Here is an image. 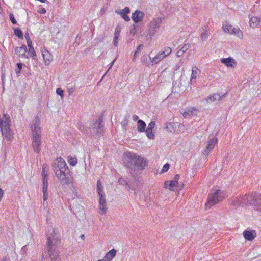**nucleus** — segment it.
I'll list each match as a JSON object with an SVG mask.
<instances>
[{"label": "nucleus", "mask_w": 261, "mask_h": 261, "mask_svg": "<svg viewBox=\"0 0 261 261\" xmlns=\"http://www.w3.org/2000/svg\"><path fill=\"white\" fill-rule=\"evenodd\" d=\"M123 162L124 166L129 169V173L135 181H138L136 172L142 171L148 165L147 160L141 156L137 155L136 153L127 152L123 155Z\"/></svg>", "instance_id": "1"}, {"label": "nucleus", "mask_w": 261, "mask_h": 261, "mask_svg": "<svg viewBox=\"0 0 261 261\" xmlns=\"http://www.w3.org/2000/svg\"><path fill=\"white\" fill-rule=\"evenodd\" d=\"M47 241L42 253V260L49 258L50 261H60L58 246L60 243L59 234L53 229L50 234L46 233Z\"/></svg>", "instance_id": "2"}, {"label": "nucleus", "mask_w": 261, "mask_h": 261, "mask_svg": "<svg viewBox=\"0 0 261 261\" xmlns=\"http://www.w3.org/2000/svg\"><path fill=\"white\" fill-rule=\"evenodd\" d=\"M53 169L56 177L63 184H69L71 181L70 170L62 158H57L53 164Z\"/></svg>", "instance_id": "3"}, {"label": "nucleus", "mask_w": 261, "mask_h": 261, "mask_svg": "<svg viewBox=\"0 0 261 261\" xmlns=\"http://www.w3.org/2000/svg\"><path fill=\"white\" fill-rule=\"evenodd\" d=\"M40 120L39 117L36 116L32 122L31 126L32 132V145L33 150L39 153L41 150V129L39 126Z\"/></svg>", "instance_id": "4"}, {"label": "nucleus", "mask_w": 261, "mask_h": 261, "mask_svg": "<svg viewBox=\"0 0 261 261\" xmlns=\"http://www.w3.org/2000/svg\"><path fill=\"white\" fill-rule=\"evenodd\" d=\"M10 117L5 114L2 119L0 118V129L2 134L8 140H11L13 138V134L10 128Z\"/></svg>", "instance_id": "5"}, {"label": "nucleus", "mask_w": 261, "mask_h": 261, "mask_svg": "<svg viewBox=\"0 0 261 261\" xmlns=\"http://www.w3.org/2000/svg\"><path fill=\"white\" fill-rule=\"evenodd\" d=\"M224 198V194L222 191L217 190L215 192H211L205 206L207 208H211V206L218 203Z\"/></svg>", "instance_id": "6"}, {"label": "nucleus", "mask_w": 261, "mask_h": 261, "mask_svg": "<svg viewBox=\"0 0 261 261\" xmlns=\"http://www.w3.org/2000/svg\"><path fill=\"white\" fill-rule=\"evenodd\" d=\"M251 200V197L249 194H246L244 196L239 195L232 199L231 204L234 207L250 205Z\"/></svg>", "instance_id": "7"}, {"label": "nucleus", "mask_w": 261, "mask_h": 261, "mask_svg": "<svg viewBox=\"0 0 261 261\" xmlns=\"http://www.w3.org/2000/svg\"><path fill=\"white\" fill-rule=\"evenodd\" d=\"M162 17H157L153 19L149 24L148 34L151 36H153L158 32L162 21Z\"/></svg>", "instance_id": "8"}, {"label": "nucleus", "mask_w": 261, "mask_h": 261, "mask_svg": "<svg viewBox=\"0 0 261 261\" xmlns=\"http://www.w3.org/2000/svg\"><path fill=\"white\" fill-rule=\"evenodd\" d=\"M250 197H251V200L250 205L254 206L255 210L261 212V194L251 193Z\"/></svg>", "instance_id": "9"}, {"label": "nucleus", "mask_w": 261, "mask_h": 261, "mask_svg": "<svg viewBox=\"0 0 261 261\" xmlns=\"http://www.w3.org/2000/svg\"><path fill=\"white\" fill-rule=\"evenodd\" d=\"M91 131L96 135H100L103 131V125L101 118L93 120L91 125Z\"/></svg>", "instance_id": "10"}, {"label": "nucleus", "mask_w": 261, "mask_h": 261, "mask_svg": "<svg viewBox=\"0 0 261 261\" xmlns=\"http://www.w3.org/2000/svg\"><path fill=\"white\" fill-rule=\"evenodd\" d=\"M118 182L119 184L122 185L123 186H127L129 189H135L137 187H139L140 186V183L138 180V182L135 181L134 178L133 179V181L130 185L128 184V182L126 181V180L123 179L122 177H120L118 179Z\"/></svg>", "instance_id": "11"}, {"label": "nucleus", "mask_w": 261, "mask_h": 261, "mask_svg": "<svg viewBox=\"0 0 261 261\" xmlns=\"http://www.w3.org/2000/svg\"><path fill=\"white\" fill-rule=\"evenodd\" d=\"M28 49L25 45L23 44L21 47H16L15 49V53L19 57L29 58V55L26 54Z\"/></svg>", "instance_id": "12"}, {"label": "nucleus", "mask_w": 261, "mask_h": 261, "mask_svg": "<svg viewBox=\"0 0 261 261\" xmlns=\"http://www.w3.org/2000/svg\"><path fill=\"white\" fill-rule=\"evenodd\" d=\"M115 13L119 14L125 21H129L130 20V18L127 15L130 13V9L128 7H126L123 9L116 10Z\"/></svg>", "instance_id": "13"}, {"label": "nucleus", "mask_w": 261, "mask_h": 261, "mask_svg": "<svg viewBox=\"0 0 261 261\" xmlns=\"http://www.w3.org/2000/svg\"><path fill=\"white\" fill-rule=\"evenodd\" d=\"M217 143V139L216 138L210 139L208 141L206 148L204 151V154L205 156L207 155L213 149L216 144Z\"/></svg>", "instance_id": "14"}, {"label": "nucleus", "mask_w": 261, "mask_h": 261, "mask_svg": "<svg viewBox=\"0 0 261 261\" xmlns=\"http://www.w3.org/2000/svg\"><path fill=\"white\" fill-rule=\"evenodd\" d=\"M144 16V13L143 12L140 10H136L133 13L132 18L135 23H138L143 20Z\"/></svg>", "instance_id": "15"}, {"label": "nucleus", "mask_w": 261, "mask_h": 261, "mask_svg": "<svg viewBox=\"0 0 261 261\" xmlns=\"http://www.w3.org/2000/svg\"><path fill=\"white\" fill-rule=\"evenodd\" d=\"M99 213L102 215L106 213L107 211V207L106 204V197L99 198Z\"/></svg>", "instance_id": "16"}, {"label": "nucleus", "mask_w": 261, "mask_h": 261, "mask_svg": "<svg viewBox=\"0 0 261 261\" xmlns=\"http://www.w3.org/2000/svg\"><path fill=\"white\" fill-rule=\"evenodd\" d=\"M155 125L154 121H151L148 125L147 129H145L147 137L150 139H153L154 138V133L152 132Z\"/></svg>", "instance_id": "17"}, {"label": "nucleus", "mask_w": 261, "mask_h": 261, "mask_svg": "<svg viewBox=\"0 0 261 261\" xmlns=\"http://www.w3.org/2000/svg\"><path fill=\"white\" fill-rule=\"evenodd\" d=\"M48 177L42 178V192L44 201H46L48 199Z\"/></svg>", "instance_id": "18"}, {"label": "nucleus", "mask_w": 261, "mask_h": 261, "mask_svg": "<svg viewBox=\"0 0 261 261\" xmlns=\"http://www.w3.org/2000/svg\"><path fill=\"white\" fill-rule=\"evenodd\" d=\"M221 62L228 67L233 68L237 65V62L231 57L222 58L221 59Z\"/></svg>", "instance_id": "19"}, {"label": "nucleus", "mask_w": 261, "mask_h": 261, "mask_svg": "<svg viewBox=\"0 0 261 261\" xmlns=\"http://www.w3.org/2000/svg\"><path fill=\"white\" fill-rule=\"evenodd\" d=\"M197 110L194 107H190L185 110L181 113L185 118H188L191 116L196 115L197 114Z\"/></svg>", "instance_id": "20"}, {"label": "nucleus", "mask_w": 261, "mask_h": 261, "mask_svg": "<svg viewBox=\"0 0 261 261\" xmlns=\"http://www.w3.org/2000/svg\"><path fill=\"white\" fill-rule=\"evenodd\" d=\"M165 55V52H160L154 58H150V62L152 63V65L157 64L165 58V55Z\"/></svg>", "instance_id": "21"}, {"label": "nucleus", "mask_w": 261, "mask_h": 261, "mask_svg": "<svg viewBox=\"0 0 261 261\" xmlns=\"http://www.w3.org/2000/svg\"><path fill=\"white\" fill-rule=\"evenodd\" d=\"M42 56L45 62V64L49 65L50 62L53 60L52 55L47 50H45L42 53Z\"/></svg>", "instance_id": "22"}, {"label": "nucleus", "mask_w": 261, "mask_h": 261, "mask_svg": "<svg viewBox=\"0 0 261 261\" xmlns=\"http://www.w3.org/2000/svg\"><path fill=\"white\" fill-rule=\"evenodd\" d=\"M249 23L251 27H257L260 23V18L251 14L250 15Z\"/></svg>", "instance_id": "23"}, {"label": "nucleus", "mask_w": 261, "mask_h": 261, "mask_svg": "<svg viewBox=\"0 0 261 261\" xmlns=\"http://www.w3.org/2000/svg\"><path fill=\"white\" fill-rule=\"evenodd\" d=\"M164 188L169 189L171 191H174L175 188L178 187L179 186L172 180L171 181H167L164 184Z\"/></svg>", "instance_id": "24"}, {"label": "nucleus", "mask_w": 261, "mask_h": 261, "mask_svg": "<svg viewBox=\"0 0 261 261\" xmlns=\"http://www.w3.org/2000/svg\"><path fill=\"white\" fill-rule=\"evenodd\" d=\"M243 236L245 239L248 241H252L256 236V232L254 230H245L243 232Z\"/></svg>", "instance_id": "25"}, {"label": "nucleus", "mask_w": 261, "mask_h": 261, "mask_svg": "<svg viewBox=\"0 0 261 261\" xmlns=\"http://www.w3.org/2000/svg\"><path fill=\"white\" fill-rule=\"evenodd\" d=\"M200 72L199 70L197 67H192V74L191 76L190 81L191 83H195L196 79V75Z\"/></svg>", "instance_id": "26"}, {"label": "nucleus", "mask_w": 261, "mask_h": 261, "mask_svg": "<svg viewBox=\"0 0 261 261\" xmlns=\"http://www.w3.org/2000/svg\"><path fill=\"white\" fill-rule=\"evenodd\" d=\"M221 96L217 94H214L213 95L208 96L205 100L208 103L214 102L216 100H220L221 99Z\"/></svg>", "instance_id": "27"}, {"label": "nucleus", "mask_w": 261, "mask_h": 261, "mask_svg": "<svg viewBox=\"0 0 261 261\" xmlns=\"http://www.w3.org/2000/svg\"><path fill=\"white\" fill-rule=\"evenodd\" d=\"M97 192L99 198L105 197V192L103 191V186L99 180L97 182Z\"/></svg>", "instance_id": "28"}, {"label": "nucleus", "mask_w": 261, "mask_h": 261, "mask_svg": "<svg viewBox=\"0 0 261 261\" xmlns=\"http://www.w3.org/2000/svg\"><path fill=\"white\" fill-rule=\"evenodd\" d=\"M146 123L142 120H139L137 122V130L139 132H143L145 130Z\"/></svg>", "instance_id": "29"}, {"label": "nucleus", "mask_w": 261, "mask_h": 261, "mask_svg": "<svg viewBox=\"0 0 261 261\" xmlns=\"http://www.w3.org/2000/svg\"><path fill=\"white\" fill-rule=\"evenodd\" d=\"M116 254V250L113 249L106 253L105 257L107 259V260L111 261L115 257Z\"/></svg>", "instance_id": "30"}, {"label": "nucleus", "mask_w": 261, "mask_h": 261, "mask_svg": "<svg viewBox=\"0 0 261 261\" xmlns=\"http://www.w3.org/2000/svg\"><path fill=\"white\" fill-rule=\"evenodd\" d=\"M223 29L225 33H228L231 34L232 29L234 28L231 24H229L227 22L225 21L223 24Z\"/></svg>", "instance_id": "31"}, {"label": "nucleus", "mask_w": 261, "mask_h": 261, "mask_svg": "<svg viewBox=\"0 0 261 261\" xmlns=\"http://www.w3.org/2000/svg\"><path fill=\"white\" fill-rule=\"evenodd\" d=\"M204 30V32H202L201 34V38L202 41H204L208 38V34L210 33V28L207 25L205 27V28L203 29Z\"/></svg>", "instance_id": "32"}, {"label": "nucleus", "mask_w": 261, "mask_h": 261, "mask_svg": "<svg viewBox=\"0 0 261 261\" xmlns=\"http://www.w3.org/2000/svg\"><path fill=\"white\" fill-rule=\"evenodd\" d=\"M231 34L236 35L240 38H242L243 36L242 32L239 28H233Z\"/></svg>", "instance_id": "33"}, {"label": "nucleus", "mask_w": 261, "mask_h": 261, "mask_svg": "<svg viewBox=\"0 0 261 261\" xmlns=\"http://www.w3.org/2000/svg\"><path fill=\"white\" fill-rule=\"evenodd\" d=\"M144 47V45L143 44H140L137 48L136 50L135 51L134 55L133 57V61H135L136 60V58L137 57L138 54L139 52L143 49Z\"/></svg>", "instance_id": "34"}, {"label": "nucleus", "mask_w": 261, "mask_h": 261, "mask_svg": "<svg viewBox=\"0 0 261 261\" xmlns=\"http://www.w3.org/2000/svg\"><path fill=\"white\" fill-rule=\"evenodd\" d=\"M28 55H29V57H32L33 59L36 56V52L33 46L29 47Z\"/></svg>", "instance_id": "35"}, {"label": "nucleus", "mask_w": 261, "mask_h": 261, "mask_svg": "<svg viewBox=\"0 0 261 261\" xmlns=\"http://www.w3.org/2000/svg\"><path fill=\"white\" fill-rule=\"evenodd\" d=\"M120 33L115 31V35L113 39V45L117 47L118 45V37H119Z\"/></svg>", "instance_id": "36"}, {"label": "nucleus", "mask_w": 261, "mask_h": 261, "mask_svg": "<svg viewBox=\"0 0 261 261\" xmlns=\"http://www.w3.org/2000/svg\"><path fill=\"white\" fill-rule=\"evenodd\" d=\"M14 34L17 36L19 38H23V34L20 30V29L18 28H16L14 29Z\"/></svg>", "instance_id": "37"}, {"label": "nucleus", "mask_w": 261, "mask_h": 261, "mask_svg": "<svg viewBox=\"0 0 261 261\" xmlns=\"http://www.w3.org/2000/svg\"><path fill=\"white\" fill-rule=\"evenodd\" d=\"M22 68V64L21 63H18L16 65V68L15 69V72L17 74H19Z\"/></svg>", "instance_id": "38"}, {"label": "nucleus", "mask_w": 261, "mask_h": 261, "mask_svg": "<svg viewBox=\"0 0 261 261\" xmlns=\"http://www.w3.org/2000/svg\"><path fill=\"white\" fill-rule=\"evenodd\" d=\"M148 57H149L150 59L151 58L148 55L145 54L144 55L141 59V62L143 64H146L147 62V59Z\"/></svg>", "instance_id": "39"}, {"label": "nucleus", "mask_w": 261, "mask_h": 261, "mask_svg": "<svg viewBox=\"0 0 261 261\" xmlns=\"http://www.w3.org/2000/svg\"><path fill=\"white\" fill-rule=\"evenodd\" d=\"M166 128L170 131L172 132V130L174 129V123L172 122H168L166 124Z\"/></svg>", "instance_id": "40"}, {"label": "nucleus", "mask_w": 261, "mask_h": 261, "mask_svg": "<svg viewBox=\"0 0 261 261\" xmlns=\"http://www.w3.org/2000/svg\"><path fill=\"white\" fill-rule=\"evenodd\" d=\"M45 169H46V166L44 164L43 165V167H42V173H41V175H42V178L48 177V174L47 173V171H46Z\"/></svg>", "instance_id": "41"}, {"label": "nucleus", "mask_w": 261, "mask_h": 261, "mask_svg": "<svg viewBox=\"0 0 261 261\" xmlns=\"http://www.w3.org/2000/svg\"><path fill=\"white\" fill-rule=\"evenodd\" d=\"M68 162L70 165L74 166L77 164V160L76 158H71Z\"/></svg>", "instance_id": "42"}, {"label": "nucleus", "mask_w": 261, "mask_h": 261, "mask_svg": "<svg viewBox=\"0 0 261 261\" xmlns=\"http://www.w3.org/2000/svg\"><path fill=\"white\" fill-rule=\"evenodd\" d=\"M138 25L137 24H133V28L130 31V34L134 35L137 32V28Z\"/></svg>", "instance_id": "43"}, {"label": "nucleus", "mask_w": 261, "mask_h": 261, "mask_svg": "<svg viewBox=\"0 0 261 261\" xmlns=\"http://www.w3.org/2000/svg\"><path fill=\"white\" fill-rule=\"evenodd\" d=\"M172 50L169 47H166L165 48L164 50L162 52H165V57L167 56L168 55H170L171 53Z\"/></svg>", "instance_id": "44"}, {"label": "nucleus", "mask_w": 261, "mask_h": 261, "mask_svg": "<svg viewBox=\"0 0 261 261\" xmlns=\"http://www.w3.org/2000/svg\"><path fill=\"white\" fill-rule=\"evenodd\" d=\"M56 93L58 95H60L61 98H63L64 96V92L60 88H58L56 90Z\"/></svg>", "instance_id": "45"}, {"label": "nucleus", "mask_w": 261, "mask_h": 261, "mask_svg": "<svg viewBox=\"0 0 261 261\" xmlns=\"http://www.w3.org/2000/svg\"><path fill=\"white\" fill-rule=\"evenodd\" d=\"M169 167H170V165L168 163L165 164L163 167V168L161 171L163 173V172H165L167 171L169 169Z\"/></svg>", "instance_id": "46"}, {"label": "nucleus", "mask_w": 261, "mask_h": 261, "mask_svg": "<svg viewBox=\"0 0 261 261\" xmlns=\"http://www.w3.org/2000/svg\"><path fill=\"white\" fill-rule=\"evenodd\" d=\"M9 18H10L11 22L13 24H15L17 23V21L16 20V19H15L14 15L12 13L9 14Z\"/></svg>", "instance_id": "47"}, {"label": "nucleus", "mask_w": 261, "mask_h": 261, "mask_svg": "<svg viewBox=\"0 0 261 261\" xmlns=\"http://www.w3.org/2000/svg\"><path fill=\"white\" fill-rule=\"evenodd\" d=\"M190 46L188 44H185L180 49L182 51L185 53L189 48Z\"/></svg>", "instance_id": "48"}, {"label": "nucleus", "mask_w": 261, "mask_h": 261, "mask_svg": "<svg viewBox=\"0 0 261 261\" xmlns=\"http://www.w3.org/2000/svg\"><path fill=\"white\" fill-rule=\"evenodd\" d=\"M179 179V175L176 174L174 176V179L173 180L175 182V183H176L177 185H178V181Z\"/></svg>", "instance_id": "49"}, {"label": "nucleus", "mask_w": 261, "mask_h": 261, "mask_svg": "<svg viewBox=\"0 0 261 261\" xmlns=\"http://www.w3.org/2000/svg\"><path fill=\"white\" fill-rule=\"evenodd\" d=\"M184 54V53L183 51H182V50L180 49V50L178 51L176 53V55L177 57H180L182 56Z\"/></svg>", "instance_id": "50"}, {"label": "nucleus", "mask_w": 261, "mask_h": 261, "mask_svg": "<svg viewBox=\"0 0 261 261\" xmlns=\"http://www.w3.org/2000/svg\"><path fill=\"white\" fill-rule=\"evenodd\" d=\"M74 88L73 87H71L70 88H68V92L70 95L72 94V93L74 92Z\"/></svg>", "instance_id": "51"}, {"label": "nucleus", "mask_w": 261, "mask_h": 261, "mask_svg": "<svg viewBox=\"0 0 261 261\" xmlns=\"http://www.w3.org/2000/svg\"><path fill=\"white\" fill-rule=\"evenodd\" d=\"M27 45H28V47H30L31 46H32V40L31 39L27 40Z\"/></svg>", "instance_id": "52"}, {"label": "nucleus", "mask_w": 261, "mask_h": 261, "mask_svg": "<svg viewBox=\"0 0 261 261\" xmlns=\"http://www.w3.org/2000/svg\"><path fill=\"white\" fill-rule=\"evenodd\" d=\"M3 195H4V191L1 188H0V201L2 200V199L3 197Z\"/></svg>", "instance_id": "53"}, {"label": "nucleus", "mask_w": 261, "mask_h": 261, "mask_svg": "<svg viewBox=\"0 0 261 261\" xmlns=\"http://www.w3.org/2000/svg\"><path fill=\"white\" fill-rule=\"evenodd\" d=\"M24 37H25L26 40L31 39L30 38V36H29V34L28 32L25 33Z\"/></svg>", "instance_id": "54"}, {"label": "nucleus", "mask_w": 261, "mask_h": 261, "mask_svg": "<svg viewBox=\"0 0 261 261\" xmlns=\"http://www.w3.org/2000/svg\"><path fill=\"white\" fill-rule=\"evenodd\" d=\"M46 12V11L44 8L41 9V10L39 11V12L41 14H45Z\"/></svg>", "instance_id": "55"}, {"label": "nucleus", "mask_w": 261, "mask_h": 261, "mask_svg": "<svg viewBox=\"0 0 261 261\" xmlns=\"http://www.w3.org/2000/svg\"><path fill=\"white\" fill-rule=\"evenodd\" d=\"M27 251V246H24L21 248V251L25 252Z\"/></svg>", "instance_id": "56"}, {"label": "nucleus", "mask_w": 261, "mask_h": 261, "mask_svg": "<svg viewBox=\"0 0 261 261\" xmlns=\"http://www.w3.org/2000/svg\"><path fill=\"white\" fill-rule=\"evenodd\" d=\"M133 118L134 121H137L139 117L137 115H134L133 116Z\"/></svg>", "instance_id": "57"}, {"label": "nucleus", "mask_w": 261, "mask_h": 261, "mask_svg": "<svg viewBox=\"0 0 261 261\" xmlns=\"http://www.w3.org/2000/svg\"><path fill=\"white\" fill-rule=\"evenodd\" d=\"M5 74H2L1 75V79H2V83L3 84L4 83V79H5Z\"/></svg>", "instance_id": "58"}, {"label": "nucleus", "mask_w": 261, "mask_h": 261, "mask_svg": "<svg viewBox=\"0 0 261 261\" xmlns=\"http://www.w3.org/2000/svg\"><path fill=\"white\" fill-rule=\"evenodd\" d=\"M115 60H113V61H112V62L110 64V67H109V69H110V68H111V67H112V66L113 65L114 63V62H115Z\"/></svg>", "instance_id": "59"}, {"label": "nucleus", "mask_w": 261, "mask_h": 261, "mask_svg": "<svg viewBox=\"0 0 261 261\" xmlns=\"http://www.w3.org/2000/svg\"><path fill=\"white\" fill-rule=\"evenodd\" d=\"M122 124H124V125H126L127 124V120L126 119H125L123 122H122Z\"/></svg>", "instance_id": "60"}, {"label": "nucleus", "mask_w": 261, "mask_h": 261, "mask_svg": "<svg viewBox=\"0 0 261 261\" xmlns=\"http://www.w3.org/2000/svg\"><path fill=\"white\" fill-rule=\"evenodd\" d=\"M81 238L82 239L84 240V239H85V236H84V234H82V235L81 236Z\"/></svg>", "instance_id": "61"}, {"label": "nucleus", "mask_w": 261, "mask_h": 261, "mask_svg": "<svg viewBox=\"0 0 261 261\" xmlns=\"http://www.w3.org/2000/svg\"><path fill=\"white\" fill-rule=\"evenodd\" d=\"M183 187H184V184H182V185H181V187H180V188L181 189V188H182Z\"/></svg>", "instance_id": "62"}, {"label": "nucleus", "mask_w": 261, "mask_h": 261, "mask_svg": "<svg viewBox=\"0 0 261 261\" xmlns=\"http://www.w3.org/2000/svg\"><path fill=\"white\" fill-rule=\"evenodd\" d=\"M3 261H6V260H3Z\"/></svg>", "instance_id": "63"}]
</instances>
